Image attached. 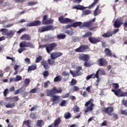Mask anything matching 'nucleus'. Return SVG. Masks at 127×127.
<instances>
[{"label": "nucleus", "instance_id": "1", "mask_svg": "<svg viewBox=\"0 0 127 127\" xmlns=\"http://www.w3.org/2000/svg\"><path fill=\"white\" fill-rule=\"evenodd\" d=\"M0 32H1L2 35H6L7 38H12L15 33V31L10 30H8L7 29H1L0 30Z\"/></svg>", "mask_w": 127, "mask_h": 127}, {"label": "nucleus", "instance_id": "2", "mask_svg": "<svg viewBox=\"0 0 127 127\" xmlns=\"http://www.w3.org/2000/svg\"><path fill=\"white\" fill-rule=\"evenodd\" d=\"M94 100L90 99L89 101L85 103V106H89L87 107L86 109L85 110V113H88L90 111H93V108L95 107V105L93 103Z\"/></svg>", "mask_w": 127, "mask_h": 127}, {"label": "nucleus", "instance_id": "3", "mask_svg": "<svg viewBox=\"0 0 127 127\" xmlns=\"http://www.w3.org/2000/svg\"><path fill=\"white\" fill-rule=\"evenodd\" d=\"M56 29V27L53 25H50L49 26L41 27L39 28L38 30L39 32H44V31H48V30H54Z\"/></svg>", "mask_w": 127, "mask_h": 127}, {"label": "nucleus", "instance_id": "4", "mask_svg": "<svg viewBox=\"0 0 127 127\" xmlns=\"http://www.w3.org/2000/svg\"><path fill=\"white\" fill-rule=\"evenodd\" d=\"M54 20L51 18H48V15H45L43 17V24H50L51 23H53Z\"/></svg>", "mask_w": 127, "mask_h": 127}, {"label": "nucleus", "instance_id": "5", "mask_svg": "<svg viewBox=\"0 0 127 127\" xmlns=\"http://www.w3.org/2000/svg\"><path fill=\"white\" fill-rule=\"evenodd\" d=\"M56 46H57V44L55 43L48 45L46 47L47 52L49 53V54H50V52H51L53 49H55Z\"/></svg>", "mask_w": 127, "mask_h": 127}, {"label": "nucleus", "instance_id": "6", "mask_svg": "<svg viewBox=\"0 0 127 127\" xmlns=\"http://www.w3.org/2000/svg\"><path fill=\"white\" fill-rule=\"evenodd\" d=\"M20 47L21 48H22V47H30L31 48H33L34 47V46L32 43L30 42H22L20 45Z\"/></svg>", "mask_w": 127, "mask_h": 127}, {"label": "nucleus", "instance_id": "7", "mask_svg": "<svg viewBox=\"0 0 127 127\" xmlns=\"http://www.w3.org/2000/svg\"><path fill=\"white\" fill-rule=\"evenodd\" d=\"M78 59L86 62V61H89V60H90V56L87 54L80 55L78 57Z\"/></svg>", "mask_w": 127, "mask_h": 127}, {"label": "nucleus", "instance_id": "8", "mask_svg": "<svg viewBox=\"0 0 127 127\" xmlns=\"http://www.w3.org/2000/svg\"><path fill=\"white\" fill-rule=\"evenodd\" d=\"M88 49V46H81L75 50V52H86Z\"/></svg>", "mask_w": 127, "mask_h": 127}, {"label": "nucleus", "instance_id": "9", "mask_svg": "<svg viewBox=\"0 0 127 127\" xmlns=\"http://www.w3.org/2000/svg\"><path fill=\"white\" fill-rule=\"evenodd\" d=\"M112 91L115 93L116 96L117 97H124V91H122L121 89H112Z\"/></svg>", "mask_w": 127, "mask_h": 127}, {"label": "nucleus", "instance_id": "10", "mask_svg": "<svg viewBox=\"0 0 127 127\" xmlns=\"http://www.w3.org/2000/svg\"><path fill=\"white\" fill-rule=\"evenodd\" d=\"M47 96L48 97H53L54 96V95L56 94V92L55 91V87H54L52 88L51 89H48L47 90Z\"/></svg>", "mask_w": 127, "mask_h": 127}, {"label": "nucleus", "instance_id": "11", "mask_svg": "<svg viewBox=\"0 0 127 127\" xmlns=\"http://www.w3.org/2000/svg\"><path fill=\"white\" fill-rule=\"evenodd\" d=\"M60 56H62V53L60 52H53L51 54V58L53 60L58 58V57H60Z\"/></svg>", "mask_w": 127, "mask_h": 127}, {"label": "nucleus", "instance_id": "12", "mask_svg": "<svg viewBox=\"0 0 127 127\" xmlns=\"http://www.w3.org/2000/svg\"><path fill=\"white\" fill-rule=\"evenodd\" d=\"M60 101H61L60 96L54 95V96H52L53 105H54V104H58Z\"/></svg>", "mask_w": 127, "mask_h": 127}, {"label": "nucleus", "instance_id": "13", "mask_svg": "<svg viewBox=\"0 0 127 127\" xmlns=\"http://www.w3.org/2000/svg\"><path fill=\"white\" fill-rule=\"evenodd\" d=\"M98 63L99 64V66H107L108 65V62L106 60V59L104 58H101L98 60Z\"/></svg>", "mask_w": 127, "mask_h": 127}, {"label": "nucleus", "instance_id": "14", "mask_svg": "<svg viewBox=\"0 0 127 127\" xmlns=\"http://www.w3.org/2000/svg\"><path fill=\"white\" fill-rule=\"evenodd\" d=\"M114 111V108L112 107H108L103 109V112L107 113L109 116H113V111Z\"/></svg>", "mask_w": 127, "mask_h": 127}, {"label": "nucleus", "instance_id": "15", "mask_svg": "<svg viewBox=\"0 0 127 127\" xmlns=\"http://www.w3.org/2000/svg\"><path fill=\"white\" fill-rule=\"evenodd\" d=\"M122 24H123V20H122L121 18L117 19L114 23V27L118 28V27H120Z\"/></svg>", "mask_w": 127, "mask_h": 127}, {"label": "nucleus", "instance_id": "16", "mask_svg": "<svg viewBox=\"0 0 127 127\" xmlns=\"http://www.w3.org/2000/svg\"><path fill=\"white\" fill-rule=\"evenodd\" d=\"M89 40L91 43H93V44H95V43H97V42H100L101 41V38H92L90 37L89 38Z\"/></svg>", "mask_w": 127, "mask_h": 127}, {"label": "nucleus", "instance_id": "17", "mask_svg": "<svg viewBox=\"0 0 127 127\" xmlns=\"http://www.w3.org/2000/svg\"><path fill=\"white\" fill-rule=\"evenodd\" d=\"M96 18H94L92 21L85 22L83 23V25L86 27H91L93 25V22H95Z\"/></svg>", "mask_w": 127, "mask_h": 127}, {"label": "nucleus", "instance_id": "18", "mask_svg": "<svg viewBox=\"0 0 127 127\" xmlns=\"http://www.w3.org/2000/svg\"><path fill=\"white\" fill-rule=\"evenodd\" d=\"M69 72L72 75V77H78V76H81V73L78 72L77 71H74L72 70H69Z\"/></svg>", "mask_w": 127, "mask_h": 127}, {"label": "nucleus", "instance_id": "19", "mask_svg": "<svg viewBox=\"0 0 127 127\" xmlns=\"http://www.w3.org/2000/svg\"><path fill=\"white\" fill-rule=\"evenodd\" d=\"M72 8L73 9H79L80 10H82V9H85V8H88V7H84L83 5L78 4V5H76L74 6Z\"/></svg>", "mask_w": 127, "mask_h": 127}, {"label": "nucleus", "instance_id": "20", "mask_svg": "<svg viewBox=\"0 0 127 127\" xmlns=\"http://www.w3.org/2000/svg\"><path fill=\"white\" fill-rule=\"evenodd\" d=\"M102 36L104 38H107L113 36V32L108 31L106 33H104L102 35Z\"/></svg>", "mask_w": 127, "mask_h": 127}, {"label": "nucleus", "instance_id": "21", "mask_svg": "<svg viewBox=\"0 0 127 127\" xmlns=\"http://www.w3.org/2000/svg\"><path fill=\"white\" fill-rule=\"evenodd\" d=\"M99 72H100V73L101 75H105V71L102 70H98L97 71V72H96V74H95V76L93 77V78H97V79H98Z\"/></svg>", "mask_w": 127, "mask_h": 127}, {"label": "nucleus", "instance_id": "22", "mask_svg": "<svg viewBox=\"0 0 127 127\" xmlns=\"http://www.w3.org/2000/svg\"><path fill=\"white\" fill-rule=\"evenodd\" d=\"M92 65H94V63L92 62V61H86L83 64V66H85V67H90L92 66Z\"/></svg>", "mask_w": 127, "mask_h": 127}, {"label": "nucleus", "instance_id": "23", "mask_svg": "<svg viewBox=\"0 0 127 127\" xmlns=\"http://www.w3.org/2000/svg\"><path fill=\"white\" fill-rule=\"evenodd\" d=\"M22 40H30V36L27 34H24L21 37Z\"/></svg>", "mask_w": 127, "mask_h": 127}, {"label": "nucleus", "instance_id": "24", "mask_svg": "<svg viewBox=\"0 0 127 127\" xmlns=\"http://www.w3.org/2000/svg\"><path fill=\"white\" fill-rule=\"evenodd\" d=\"M61 120L60 118H58L56 119L54 123V127H58L59 125H60Z\"/></svg>", "mask_w": 127, "mask_h": 127}, {"label": "nucleus", "instance_id": "25", "mask_svg": "<svg viewBox=\"0 0 127 127\" xmlns=\"http://www.w3.org/2000/svg\"><path fill=\"white\" fill-rule=\"evenodd\" d=\"M41 64L42 65H43V66H44V68H45V69H46V70H47L48 69H49L50 67L49 66V65H48L46 61H42Z\"/></svg>", "mask_w": 127, "mask_h": 127}, {"label": "nucleus", "instance_id": "26", "mask_svg": "<svg viewBox=\"0 0 127 127\" xmlns=\"http://www.w3.org/2000/svg\"><path fill=\"white\" fill-rule=\"evenodd\" d=\"M44 125V122L42 120H38L36 122V126L38 127H42Z\"/></svg>", "mask_w": 127, "mask_h": 127}, {"label": "nucleus", "instance_id": "27", "mask_svg": "<svg viewBox=\"0 0 127 127\" xmlns=\"http://www.w3.org/2000/svg\"><path fill=\"white\" fill-rule=\"evenodd\" d=\"M99 7H100V6L97 5L96 8L94 10V16H96V15H98V14H100V13H101L100 10H98V9H99Z\"/></svg>", "mask_w": 127, "mask_h": 127}, {"label": "nucleus", "instance_id": "28", "mask_svg": "<svg viewBox=\"0 0 127 127\" xmlns=\"http://www.w3.org/2000/svg\"><path fill=\"white\" fill-rule=\"evenodd\" d=\"M105 54L107 56H109L110 57H113V55L111 54V51L109 49H105Z\"/></svg>", "mask_w": 127, "mask_h": 127}, {"label": "nucleus", "instance_id": "29", "mask_svg": "<svg viewBox=\"0 0 127 127\" xmlns=\"http://www.w3.org/2000/svg\"><path fill=\"white\" fill-rule=\"evenodd\" d=\"M23 92H24L23 88H20L19 89H17L16 91H15L14 94L18 95V94H21V93H23Z\"/></svg>", "mask_w": 127, "mask_h": 127}, {"label": "nucleus", "instance_id": "30", "mask_svg": "<svg viewBox=\"0 0 127 127\" xmlns=\"http://www.w3.org/2000/svg\"><path fill=\"white\" fill-rule=\"evenodd\" d=\"M24 125H25L28 127H31V121L30 120H27L24 121L23 122Z\"/></svg>", "mask_w": 127, "mask_h": 127}, {"label": "nucleus", "instance_id": "31", "mask_svg": "<svg viewBox=\"0 0 127 127\" xmlns=\"http://www.w3.org/2000/svg\"><path fill=\"white\" fill-rule=\"evenodd\" d=\"M15 106V104L13 103H9L7 104L6 105L5 107L6 108H14Z\"/></svg>", "mask_w": 127, "mask_h": 127}, {"label": "nucleus", "instance_id": "32", "mask_svg": "<svg viewBox=\"0 0 127 127\" xmlns=\"http://www.w3.org/2000/svg\"><path fill=\"white\" fill-rule=\"evenodd\" d=\"M40 89L39 88H35L32 89H31L29 92L31 93H38V92H40Z\"/></svg>", "mask_w": 127, "mask_h": 127}, {"label": "nucleus", "instance_id": "33", "mask_svg": "<svg viewBox=\"0 0 127 127\" xmlns=\"http://www.w3.org/2000/svg\"><path fill=\"white\" fill-rule=\"evenodd\" d=\"M81 24H82V22H76L71 24L70 26H72V27H77V26H79V25H81Z\"/></svg>", "mask_w": 127, "mask_h": 127}, {"label": "nucleus", "instance_id": "34", "mask_svg": "<svg viewBox=\"0 0 127 127\" xmlns=\"http://www.w3.org/2000/svg\"><path fill=\"white\" fill-rule=\"evenodd\" d=\"M29 83H30V80L28 78H26L24 81V85L25 87H27L29 85Z\"/></svg>", "mask_w": 127, "mask_h": 127}, {"label": "nucleus", "instance_id": "35", "mask_svg": "<svg viewBox=\"0 0 127 127\" xmlns=\"http://www.w3.org/2000/svg\"><path fill=\"white\" fill-rule=\"evenodd\" d=\"M91 11L90 10H84L82 11V14L83 15H88V14H90Z\"/></svg>", "mask_w": 127, "mask_h": 127}, {"label": "nucleus", "instance_id": "36", "mask_svg": "<svg viewBox=\"0 0 127 127\" xmlns=\"http://www.w3.org/2000/svg\"><path fill=\"white\" fill-rule=\"evenodd\" d=\"M61 80H62V76L61 75L56 76L54 79L55 82H59L61 81Z\"/></svg>", "mask_w": 127, "mask_h": 127}, {"label": "nucleus", "instance_id": "37", "mask_svg": "<svg viewBox=\"0 0 127 127\" xmlns=\"http://www.w3.org/2000/svg\"><path fill=\"white\" fill-rule=\"evenodd\" d=\"M37 68L36 64L32 65L28 67V71H31V70H35Z\"/></svg>", "mask_w": 127, "mask_h": 127}, {"label": "nucleus", "instance_id": "38", "mask_svg": "<svg viewBox=\"0 0 127 127\" xmlns=\"http://www.w3.org/2000/svg\"><path fill=\"white\" fill-rule=\"evenodd\" d=\"M71 91L72 92H77V91H79V87H78V86H74L71 88Z\"/></svg>", "mask_w": 127, "mask_h": 127}, {"label": "nucleus", "instance_id": "39", "mask_svg": "<svg viewBox=\"0 0 127 127\" xmlns=\"http://www.w3.org/2000/svg\"><path fill=\"white\" fill-rule=\"evenodd\" d=\"M76 69V71L78 72V73H80L81 76V75L83 74V73L80 71H81V70H82V66H77Z\"/></svg>", "mask_w": 127, "mask_h": 127}, {"label": "nucleus", "instance_id": "40", "mask_svg": "<svg viewBox=\"0 0 127 127\" xmlns=\"http://www.w3.org/2000/svg\"><path fill=\"white\" fill-rule=\"evenodd\" d=\"M99 1V0H94V1L90 5L89 7L88 8H92V7L95 6L96 5V3Z\"/></svg>", "mask_w": 127, "mask_h": 127}, {"label": "nucleus", "instance_id": "41", "mask_svg": "<svg viewBox=\"0 0 127 127\" xmlns=\"http://www.w3.org/2000/svg\"><path fill=\"white\" fill-rule=\"evenodd\" d=\"M57 37L58 39H64L66 37V35L64 34H60L57 36Z\"/></svg>", "mask_w": 127, "mask_h": 127}, {"label": "nucleus", "instance_id": "42", "mask_svg": "<svg viewBox=\"0 0 127 127\" xmlns=\"http://www.w3.org/2000/svg\"><path fill=\"white\" fill-rule=\"evenodd\" d=\"M69 22H72V20L68 18H64L63 23H69Z\"/></svg>", "mask_w": 127, "mask_h": 127}, {"label": "nucleus", "instance_id": "43", "mask_svg": "<svg viewBox=\"0 0 127 127\" xmlns=\"http://www.w3.org/2000/svg\"><path fill=\"white\" fill-rule=\"evenodd\" d=\"M73 110L74 111V112H76V113H79L80 112V109L77 106H75L73 108Z\"/></svg>", "mask_w": 127, "mask_h": 127}, {"label": "nucleus", "instance_id": "44", "mask_svg": "<svg viewBox=\"0 0 127 127\" xmlns=\"http://www.w3.org/2000/svg\"><path fill=\"white\" fill-rule=\"evenodd\" d=\"M90 35H92V33H91V32H88L84 35L82 37L83 38H86V37H88V36H90Z\"/></svg>", "mask_w": 127, "mask_h": 127}, {"label": "nucleus", "instance_id": "45", "mask_svg": "<svg viewBox=\"0 0 127 127\" xmlns=\"http://www.w3.org/2000/svg\"><path fill=\"white\" fill-rule=\"evenodd\" d=\"M64 19H65L64 17L63 16H61L59 18V21H60L61 23H64Z\"/></svg>", "mask_w": 127, "mask_h": 127}, {"label": "nucleus", "instance_id": "46", "mask_svg": "<svg viewBox=\"0 0 127 127\" xmlns=\"http://www.w3.org/2000/svg\"><path fill=\"white\" fill-rule=\"evenodd\" d=\"M62 76H64V77H67V76H69V73L68 71H63L62 73Z\"/></svg>", "mask_w": 127, "mask_h": 127}, {"label": "nucleus", "instance_id": "47", "mask_svg": "<svg viewBox=\"0 0 127 127\" xmlns=\"http://www.w3.org/2000/svg\"><path fill=\"white\" fill-rule=\"evenodd\" d=\"M65 119H68L71 118V114L69 113H66L64 114Z\"/></svg>", "mask_w": 127, "mask_h": 127}, {"label": "nucleus", "instance_id": "48", "mask_svg": "<svg viewBox=\"0 0 127 127\" xmlns=\"http://www.w3.org/2000/svg\"><path fill=\"white\" fill-rule=\"evenodd\" d=\"M49 64L50 65H55V62L53 59H49L48 60Z\"/></svg>", "mask_w": 127, "mask_h": 127}, {"label": "nucleus", "instance_id": "49", "mask_svg": "<svg viewBox=\"0 0 127 127\" xmlns=\"http://www.w3.org/2000/svg\"><path fill=\"white\" fill-rule=\"evenodd\" d=\"M22 79V77L19 75H16L15 78V80L16 82H17V81H20Z\"/></svg>", "mask_w": 127, "mask_h": 127}, {"label": "nucleus", "instance_id": "50", "mask_svg": "<svg viewBox=\"0 0 127 127\" xmlns=\"http://www.w3.org/2000/svg\"><path fill=\"white\" fill-rule=\"evenodd\" d=\"M43 75L44 78H46V77H48V75H49V72H48V71H43Z\"/></svg>", "mask_w": 127, "mask_h": 127}, {"label": "nucleus", "instance_id": "51", "mask_svg": "<svg viewBox=\"0 0 127 127\" xmlns=\"http://www.w3.org/2000/svg\"><path fill=\"white\" fill-rule=\"evenodd\" d=\"M66 103H67V101L63 100L61 102L60 106L61 107H65L66 106Z\"/></svg>", "mask_w": 127, "mask_h": 127}, {"label": "nucleus", "instance_id": "52", "mask_svg": "<svg viewBox=\"0 0 127 127\" xmlns=\"http://www.w3.org/2000/svg\"><path fill=\"white\" fill-rule=\"evenodd\" d=\"M33 22H34V26L40 25V24H41V22L40 21H36Z\"/></svg>", "mask_w": 127, "mask_h": 127}, {"label": "nucleus", "instance_id": "53", "mask_svg": "<svg viewBox=\"0 0 127 127\" xmlns=\"http://www.w3.org/2000/svg\"><path fill=\"white\" fill-rule=\"evenodd\" d=\"M26 26H29V27L34 26V22H29L26 24Z\"/></svg>", "mask_w": 127, "mask_h": 127}, {"label": "nucleus", "instance_id": "54", "mask_svg": "<svg viewBox=\"0 0 127 127\" xmlns=\"http://www.w3.org/2000/svg\"><path fill=\"white\" fill-rule=\"evenodd\" d=\"M95 77V74H92L91 75L87 76L86 77V79H87V80H90V79H91V78H95V77Z\"/></svg>", "mask_w": 127, "mask_h": 127}, {"label": "nucleus", "instance_id": "55", "mask_svg": "<svg viewBox=\"0 0 127 127\" xmlns=\"http://www.w3.org/2000/svg\"><path fill=\"white\" fill-rule=\"evenodd\" d=\"M55 92H56V94H58L59 93H62V89L59 88L58 89H57L55 88Z\"/></svg>", "mask_w": 127, "mask_h": 127}, {"label": "nucleus", "instance_id": "56", "mask_svg": "<svg viewBox=\"0 0 127 127\" xmlns=\"http://www.w3.org/2000/svg\"><path fill=\"white\" fill-rule=\"evenodd\" d=\"M50 84H51V83L49 81H46L44 83V88H47V86H48L49 85H50Z\"/></svg>", "mask_w": 127, "mask_h": 127}, {"label": "nucleus", "instance_id": "57", "mask_svg": "<svg viewBox=\"0 0 127 127\" xmlns=\"http://www.w3.org/2000/svg\"><path fill=\"white\" fill-rule=\"evenodd\" d=\"M30 118L33 120H36L37 117L35 116V113H31L30 115Z\"/></svg>", "mask_w": 127, "mask_h": 127}, {"label": "nucleus", "instance_id": "58", "mask_svg": "<svg viewBox=\"0 0 127 127\" xmlns=\"http://www.w3.org/2000/svg\"><path fill=\"white\" fill-rule=\"evenodd\" d=\"M76 83H77V81L75 80V79L73 78L70 82V85L73 86V85H75Z\"/></svg>", "mask_w": 127, "mask_h": 127}, {"label": "nucleus", "instance_id": "59", "mask_svg": "<svg viewBox=\"0 0 127 127\" xmlns=\"http://www.w3.org/2000/svg\"><path fill=\"white\" fill-rule=\"evenodd\" d=\"M42 59V57H41V56H39L38 58H37V59L36 60V63H38L39 62L41 61Z\"/></svg>", "mask_w": 127, "mask_h": 127}, {"label": "nucleus", "instance_id": "60", "mask_svg": "<svg viewBox=\"0 0 127 127\" xmlns=\"http://www.w3.org/2000/svg\"><path fill=\"white\" fill-rule=\"evenodd\" d=\"M65 33H67L68 35H73V31L72 30H68L65 31Z\"/></svg>", "mask_w": 127, "mask_h": 127}, {"label": "nucleus", "instance_id": "61", "mask_svg": "<svg viewBox=\"0 0 127 127\" xmlns=\"http://www.w3.org/2000/svg\"><path fill=\"white\" fill-rule=\"evenodd\" d=\"M12 100H13L14 102H17V101L19 100V98L18 96H15L13 97H12Z\"/></svg>", "mask_w": 127, "mask_h": 127}, {"label": "nucleus", "instance_id": "62", "mask_svg": "<svg viewBox=\"0 0 127 127\" xmlns=\"http://www.w3.org/2000/svg\"><path fill=\"white\" fill-rule=\"evenodd\" d=\"M121 115H125V116H127V110H121L120 111Z\"/></svg>", "mask_w": 127, "mask_h": 127}, {"label": "nucleus", "instance_id": "63", "mask_svg": "<svg viewBox=\"0 0 127 127\" xmlns=\"http://www.w3.org/2000/svg\"><path fill=\"white\" fill-rule=\"evenodd\" d=\"M23 31H25V28H23L20 29L17 32V33L18 34L21 33V32H23Z\"/></svg>", "mask_w": 127, "mask_h": 127}, {"label": "nucleus", "instance_id": "64", "mask_svg": "<svg viewBox=\"0 0 127 127\" xmlns=\"http://www.w3.org/2000/svg\"><path fill=\"white\" fill-rule=\"evenodd\" d=\"M24 61L27 64H30V59L29 58L25 59Z\"/></svg>", "mask_w": 127, "mask_h": 127}]
</instances>
